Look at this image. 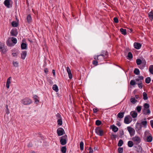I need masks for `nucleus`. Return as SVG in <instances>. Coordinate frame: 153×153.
<instances>
[{
    "mask_svg": "<svg viewBox=\"0 0 153 153\" xmlns=\"http://www.w3.org/2000/svg\"><path fill=\"white\" fill-rule=\"evenodd\" d=\"M143 99L144 100H146L148 99V97H147V94L145 92H144L143 94Z\"/></svg>",
    "mask_w": 153,
    "mask_h": 153,
    "instance_id": "34",
    "label": "nucleus"
},
{
    "mask_svg": "<svg viewBox=\"0 0 153 153\" xmlns=\"http://www.w3.org/2000/svg\"><path fill=\"white\" fill-rule=\"evenodd\" d=\"M134 145V143L132 141H129L128 142V146L129 147H132Z\"/></svg>",
    "mask_w": 153,
    "mask_h": 153,
    "instance_id": "33",
    "label": "nucleus"
},
{
    "mask_svg": "<svg viewBox=\"0 0 153 153\" xmlns=\"http://www.w3.org/2000/svg\"><path fill=\"white\" fill-rule=\"evenodd\" d=\"M128 59H131L133 58V55L131 52H129L128 56Z\"/></svg>",
    "mask_w": 153,
    "mask_h": 153,
    "instance_id": "36",
    "label": "nucleus"
},
{
    "mask_svg": "<svg viewBox=\"0 0 153 153\" xmlns=\"http://www.w3.org/2000/svg\"><path fill=\"white\" fill-rule=\"evenodd\" d=\"M67 138V136L65 135L59 137L60 142V144L62 145H65L67 143L66 139Z\"/></svg>",
    "mask_w": 153,
    "mask_h": 153,
    "instance_id": "2",
    "label": "nucleus"
},
{
    "mask_svg": "<svg viewBox=\"0 0 153 153\" xmlns=\"http://www.w3.org/2000/svg\"><path fill=\"white\" fill-rule=\"evenodd\" d=\"M131 102L133 104H135L137 102V100L135 98H131L130 99Z\"/></svg>",
    "mask_w": 153,
    "mask_h": 153,
    "instance_id": "46",
    "label": "nucleus"
},
{
    "mask_svg": "<svg viewBox=\"0 0 153 153\" xmlns=\"http://www.w3.org/2000/svg\"><path fill=\"white\" fill-rule=\"evenodd\" d=\"M142 126L140 123H137L136 124L135 129L137 131H138L141 129Z\"/></svg>",
    "mask_w": 153,
    "mask_h": 153,
    "instance_id": "10",
    "label": "nucleus"
},
{
    "mask_svg": "<svg viewBox=\"0 0 153 153\" xmlns=\"http://www.w3.org/2000/svg\"><path fill=\"white\" fill-rule=\"evenodd\" d=\"M123 141L122 140H120L117 144V146H118L120 147L123 145Z\"/></svg>",
    "mask_w": 153,
    "mask_h": 153,
    "instance_id": "40",
    "label": "nucleus"
},
{
    "mask_svg": "<svg viewBox=\"0 0 153 153\" xmlns=\"http://www.w3.org/2000/svg\"><path fill=\"white\" fill-rule=\"evenodd\" d=\"M80 149L81 151L83 150L84 149V143L82 141H81L80 143Z\"/></svg>",
    "mask_w": 153,
    "mask_h": 153,
    "instance_id": "42",
    "label": "nucleus"
},
{
    "mask_svg": "<svg viewBox=\"0 0 153 153\" xmlns=\"http://www.w3.org/2000/svg\"><path fill=\"white\" fill-rule=\"evenodd\" d=\"M116 125L119 126H121V124L118 121L117 122Z\"/></svg>",
    "mask_w": 153,
    "mask_h": 153,
    "instance_id": "64",
    "label": "nucleus"
},
{
    "mask_svg": "<svg viewBox=\"0 0 153 153\" xmlns=\"http://www.w3.org/2000/svg\"><path fill=\"white\" fill-rule=\"evenodd\" d=\"M151 81L150 77H147L145 79V82L147 84H149L150 83Z\"/></svg>",
    "mask_w": 153,
    "mask_h": 153,
    "instance_id": "38",
    "label": "nucleus"
},
{
    "mask_svg": "<svg viewBox=\"0 0 153 153\" xmlns=\"http://www.w3.org/2000/svg\"><path fill=\"white\" fill-rule=\"evenodd\" d=\"M134 72L135 74L138 75L140 74V71L138 69L135 68L134 70Z\"/></svg>",
    "mask_w": 153,
    "mask_h": 153,
    "instance_id": "39",
    "label": "nucleus"
},
{
    "mask_svg": "<svg viewBox=\"0 0 153 153\" xmlns=\"http://www.w3.org/2000/svg\"><path fill=\"white\" fill-rule=\"evenodd\" d=\"M134 150L138 152L141 153L142 151V148L140 145L134 146Z\"/></svg>",
    "mask_w": 153,
    "mask_h": 153,
    "instance_id": "7",
    "label": "nucleus"
},
{
    "mask_svg": "<svg viewBox=\"0 0 153 153\" xmlns=\"http://www.w3.org/2000/svg\"><path fill=\"white\" fill-rule=\"evenodd\" d=\"M134 46L136 49H139L141 48V45L139 43L135 42L134 44Z\"/></svg>",
    "mask_w": 153,
    "mask_h": 153,
    "instance_id": "13",
    "label": "nucleus"
},
{
    "mask_svg": "<svg viewBox=\"0 0 153 153\" xmlns=\"http://www.w3.org/2000/svg\"><path fill=\"white\" fill-rule=\"evenodd\" d=\"M150 107L149 104L147 103H145L143 105V109L142 110V111L144 112L147 109H149Z\"/></svg>",
    "mask_w": 153,
    "mask_h": 153,
    "instance_id": "16",
    "label": "nucleus"
},
{
    "mask_svg": "<svg viewBox=\"0 0 153 153\" xmlns=\"http://www.w3.org/2000/svg\"><path fill=\"white\" fill-rule=\"evenodd\" d=\"M57 133L59 136H61L63 135L65 133L64 129L62 128H59L57 130Z\"/></svg>",
    "mask_w": 153,
    "mask_h": 153,
    "instance_id": "6",
    "label": "nucleus"
},
{
    "mask_svg": "<svg viewBox=\"0 0 153 153\" xmlns=\"http://www.w3.org/2000/svg\"><path fill=\"white\" fill-rule=\"evenodd\" d=\"M150 123L152 127L153 128V120H152L150 121Z\"/></svg>",
    "mask_w": 153,
    "mask_h": 153,
    "instance_id": "62",
    "label": "nucleus"
},
{
    "mask_svg": "<svg viewBox=\"0 0 153 153\" xmlns=\"http://www.w3.org/2000/svg\"><path fill=\"white\" fill-rule=\"evenodd\" d=\"M13 66L15 67H17L18 66V65H19L18 64L19 63L17 62L13 61Z\"/></svg>",
    "mask_w": 153,
    "mask_h": 153,
    "instance_id": "49",
    "label": "nucleus"
},
{
    "mask_svg": "<svg viewBox=\"0 0 153 153\" xmlns=\"http://www.w3.org/2000/svg\"><path fill=\"white\" fill-rule=\"evenodd\" d=\"M57 124L59 126H61L62 124V119H58L57 121Z\"/></svg>",
    "mask_w": 153,
    "mask_h": 153,
    "instance_id": "41",
    "label": "nucleus"
},
{
    "mask_svg": "<svg viewBox=\"0 0 153 153\" xmlns=\"http://www.w3.org/2000/svg\"><path fill=\"white\" fill-rule=\"evenodd\" d=\"M56 116L57 119H59L62 118L61 115L59 113H58L56 114Z\"/></svg>",
    "mask_w": 153,
    "mask_h": 153,
    "instance_id": "53",
    "label": "nucleus"
},
{
    "mask_svg": "<svg viewBox=\"0 0 153 153\" xmlns=\"http://www.w3.org/2000/svg\"><path fill=\"white\" fill-rule=\"evenodd\" d=\"M118 151L119 153H123V148L122 147H119L118 149Z\"/></svg>",
    "mask_w": 153,
    "mask_h": 153,
    "instance_id": "50",
    "label": "nucleus"
},
{
    "mask_svg": "<svg viewBox=\"0 0 153 153\" xmlns=\"http://www.w3.org/2000/svg\"><path fill=\"white\" fill-rule=\"evenodd\" d=\"M27 55V52L26 51H22L21 54V58L22 59H24Z\"/></svg>",
    "mask_w": 153,
    "mask_h": 153,
    "instance_id": "8",
    "label": "nucleus"
},
{
    "mask_svg": "<svg viewBox=\"0 0 153 153\" xmlns=\"http://www.w3.org/2000/svg\"><path fill=\"white\" fill-rule=\"evenodd\" d=\"M10 34L11 36H16L18 32L16 30L12 29L10 32Z\"/></svg>",
    "mask_w": 153,
    "mask_h": 153,
    "instance_id": "11",
    "label": "nucleus"
},
{
    "mask_svg": "<svg viewBox=\"0 0 153 153\" xmlns=\"http://www.w3.org/2000/svg\"><path fill=\"white\" fill-rule=\"evenodd\" d=\"M132 140L134 142V144L137 145L139 144L141 141L140 137L137 136L133 137L132 138Z\"/></svg>",
    "mask_w": 153,
    "mask_h": 153,
    "instance_id": "4",
    "label": "nucleus"
},
{
    "mask_svg": "<svg viewBox=\"0 0 153 153\" xmlns=\"http://www.w3.org/2000/svg\"><path fill=\"white\" fill-rule=\"evenodd\" d=\"M22 103L24 105H29L32 102V101L28 97H25L22 100Z\"/></svg>",
    "mask_w": 153,
    "mask_h": 153,
    "instance_id": "1",
    "label": "nucleus"
},
{
    "mask_svg": "<svg viewBox=\"0 0 153 153\" xmlns=\"http://www.w3.org/2000/svg\"><path fill=\"white\" fill-rule=\"evenodd\" d=\"M142 62V60L140 59H137L136 60V63L137 65H140Z\"/></svg>",
    "mask_w": 153,
    "mask_h": 153,
    "instance_id": "48",
    "label": "nucleus"
},
{
    "mask_svg": "<svg viewBox=\"0 0 153 153\" xmlns=\"http://www.w3.org/2000/svg\"><path fill=\"white\" fill-rule=\"evenodd\" d=\"M110 128H111L112 129V131L114 132H117L118 130V128L114 125L111 126Z\"/></svg>",
    "mask_w": 153,
    "mask_h": 153,
    "instance_id": "12",
    "label": "nucleus"
},
{
    "mask_svg": "<svg viewBox=\"0 0 153 153\" xmlns=\"http://www.w3.org/2000/svg\"><path fill=\"white\" fill-rule=\"evenodd\" d=\"M33 98L35 101V103L37 104L39 102V100H38L39 97L38 96L36 95H34L33 96Z\"/></svg>",
    "mask_w": 153,
    "mask_h": 153,
    "instance_id": "22",
    "label": "nucleus"
},
{
    "mask_svg": "<svg viewBox=\"0 0 153 153\" xmlns=\"http://www.w3.org/2000/svg\"><path fill=\"white\" fill-rule=\"evenodd\" d=\"M68 77L70 79H71L73 78L72 74L71 72V71L69 68L68 66Z\"/></svg>",
    "mask_w": 153,
    "mask_h": 153,
    "instance_id": "14",
    "label": "nucleus"
},
{
    "mask_svg": "<svg viewBox=\"0 0 153 153\" xmlns=\"http://www.w3.org/2000/svg\"><path fill=\"white\" fill-rule=\"evenodd\" d=\"M89 153H93V151L92 148L91 147H89Z\"/></svg>",
    "mask_w": 153,
    "mask_h": 153,
    "instance_id": "61",
    "label": "nucleus"
},
{
    "mask_svg": "<svg viewBox=\"0 0 153 153\" xmlns=\"http://www.w3.org/2000/svg\"><path fill=\"white\" fill-rule=\"evenodd\" d=\"M129 118H131L130 115H127L125 117L124 119V123L126 124L129 123L131 121H129Z\"/></svg>",
    "mask_w": 153,
    "mask_h": 153,
    "instance_id": "9",
    "label": "nucleus"
},
{
    "mask_svg": "<svg viewBox=\"0 0 153 153\" xmlns=\"http://www.w3.org/2000/svg\"><path fill=\"white\" fill-rule=\"evenodd\" d=\"M93 64L95 65H98V62L97 60H94L92 62Z\"/></svg>",
    "mask_w": 153,
    "mask_h": 153,
    "instance_id": "58",
    "label": "nucleus"
},
{
    "mask_svg": "<svg viewBox=\"0 0 153 153\" xmlns=\"http://www.w3.org/2000/svg\"><path fill=\"white\" fill-rule=\"evenodd\" d=\"M120 31L124 35H126L127 33L126 29H123V28H121L120 29Z\"/></svg>",
    "mask_w": 153,
    "mask_h": 153,
    "instance_id": "25",
    "label": "nucleus"
},
{
    "mask_svg": "<svg viewBox=\"0 0 153 153\" xmlns=\"http://www.w3.org/2000/svg\"><path fill=\"white\" fill-rule=\"evenodd\" d=\"M6 43L7 45L9 46H12L13 45L12 43L9 39L6 41Z\"/></svg>",
    "mask_w": 153,
    "mask_h": 153,
    "instance_id": "32",
    "label": "nucleus"
},
{
    "mask_svg": "<svg viewBox=\"0 0 153 153\" xmlns=\"http://www.w3.org/2000/svg\"><path fill=\"white\" fill-rule=\"evenodd\" d=\"M149 72L152 74H153V65H150L149 68Z\"/></svg>",
    "mask_w": 153,
    "mask_h": 153,
    "instance_id": "35",
    "label": "nucleus"
},
{
    "mask_svg": "<svg viewBox=\"0 0 153 153\" xmlns=\"http://www.w3.org/2000/svg\"><path fill=\"white\" fill-rule=\"evenodd\" d=\"M7 51V49L4 48V47L2 49H1V52L2 54H4L6 53Z\"/></svg>",
    "mask_w": 153,
    "mask_h": 153,
    "instance_id": "43",
    "label": "nucleus"
},
{
    "mask_svg": "<svg viewBox=\"0 0 153 153\" xmlns=\"http://www.w3.org/2000/svg\"><path fill=\"white\" fill-rule=\"evenodd\" d=\"M130 115L133 118L136 117L137 115V113L135 111H131L130 113Z\"/></svg>",
    "mask_w": 153,
    "mask_h": 153,
    "instance_id": "15",
    "label": "nucleus"
},
{
    "mask_svg": "<svg viewBox=\"0 0 153 153\" xmlns=\"http://www.w3.org/2000/svg\"><path fill=\"white\" fill-rule=\"evenodd\" d=\"M127 129L131 137H132L134 135L135 133V131L134 129L130 126H128L127 127Z\"/></svg>",
    "mask_w": 153,
    "mask_h": 153,
    "instance_id": "5",
    "label": "nucleus"
},
{
    "mask_svg": "<svg viewBox=\"0 0 153 153\" xmlns=\"http://www.w3.org/2000/svg\"><path fill=\"white\" fill-rule=\"evenodd\" d=\"M52 88L53 90L55 91L56 92H57L59 90L58 87L55 84L53 85V86Z\"/></svg>",
    "mask_w": 153,
    "mask_h": 153,
    "instance_id": "31",
    "label": "nucleus"
},
{
    "mask_svg": "<svg viewBox=\"0 0 153 153\" xmlns=\"http://www.w3.org/2000/svg\"><path fill=\"white\" fill-rule=\"evenodd\" d=\"M144 121H142L141 123V125H142L145 127H146L147 126V122L146 121V118H145L144 119Z\"/></svg>",
    "mask_w": 153,
    "mask_h": 153,
    "instance_id": "21",
    "label": "nucleus"
},
{
    "mask_svg": "<svg viewBox=\"0 0 153 153\" xmlns=\"http://www.w3.org/2000/svg\"><path fill=\"white\" fill-rule=\"evenodd\" d=\"M114 22L115 23H118L119 22L118 19V18L117 17H115L114 18Z\"/></svg>",
    "mask_w": 153,
    "mask_h": 153,
    "instance_id": "57",
    "label": "nucleus"
},
{
    "mask_svg": "<svg viewBox=\"0 0 153 153\" xmlns=\"http://www.w3.org/2000/svg\"><path fill=\"white\" fill-rule=\"evenodd\" d=\"M149 17L151 20L152 21L153 19V14L152 11L149 13Z\"/></svg>",
    "mask_w": 153,
    "mask_h": 153,
    "instance_id": "30",
    "label": "nucleus"
},
{
    "mask_svg": "<svg viewBox=\"0 0 153 153\" xmlns=\"http://www.w3.org/2000/svg\"><path fill=\"white\" fill-rule=\"evenodd\" d=\"M153 138L152 135H150L147 136L146 138V141L148 142H151L152 141Z\"/></svg>",
    "mask_w": 153,
    "mask_h": 153,
    "instance_id": "20",
    "label": "nucleus"
},
{
    "mask_svg": "<svg viewBox=\"0 0 153 153\" xmlns=\"http://www.w3.org/2000/svg\"><path fill=\"white\" fill-rule=\"evenodd\" d=\"M21 48L22 50L26 49L27 48V44L25 43H22L21 44Z\"/></svg>",
    "mask_w": 153,
    "mask_h": 153,
    "instance_id": "19",
    "label": "nucleus"
},
{
    "mask_svg": "<svg viewBox=\"0 0 153 153\" xmlns=\"http://www.w3.org/2000/svg\"><path fill=\"white\" fill-rule=\"evenodd\" d=\"M94 59H95V60H100V57L98 55L97 56H94Z\"/></svg>",
    "mask_w": 153,
    "mask_h": 153,
    "instance_id": "54",
    "label": "nucleus"
},
{
    "mask_svg": "<svg viewBox=\"0 0 153 153\" xmlns=\"http://www.w3.org/2000/svg\"><path fill=\"white\" fill-rule=\"evenodd\" d=\"M96 125L97 126H100L102 124V122L99 120H97L95 122Z\"/></svg>",
    "mask_w": 153,
    "mask_h": 153,
    "instance_id": "47",
    "label": "nucleus"
},
{
    "mask_svg": "<svg viewBox=\"0 0 153 153\" xmlns=\"http://www.w3.org/2000/svg\"><path fill=\"white\" fill-rule=\"evenodd\" d=\"M27 19L28 23H30L31 22L32 20V18L31 15L30 14L28 15L27 16Z\"/></svg>",
    "mask_w": 153,
    "mask_h": 153,
    "instance_id": "24",
    "label": "nucleus"
},
{
    "mask_svg": "<svg viewBox=\"0 0 153 153\" xmlns=\"http://www.w3.org/2000/svg\"><path fill=\"white\" fill-rule=\"evenodd\" d=\"M96 133L100 136H102L103 134V131L101 129L100 127H98L95 129Z\"/></svg>",
    "mask_w": 153,
    "mask_h": 153,
    "instance_id": "3",
    "label": "nucleus"
},
{
    "mask_svg": "<svg viewBox=\"0 0 153 153\" xmlns=\"http://www.w3.org/2000/svg\"><path fill=\"white\" fill-rule=\"evenodd\" d=\"M98 56H99V57H100V56H102V57L101 58V59H103L104 60V58L105 57V55L104 54H103L102 53H101V54H100V55H98Z\"/></svg>",
    "mask_w": 153,
    "mask_h": 153,
    "instance_id": "59",
    "label": "nucleus"
},
{
    "mask_svg": "<svg viewBox=\"0 0 153 153\" xmlns=\"http://www.w3.org/2000/svg\"><path fill=\"white\" fill-rule=\"evenodd\" d=\"M101 53L105 56H108V52L107 51H102L101 52Z\"/></svg>",
    "mask_w": 153,
    "mask_h": 153,
    "instance_id": "55",
    "label": "nucleus"
},
{
    "mask_svg": "<svg viewBox=\"0 0 153 153\" xmlns=\"http://www.w3.org/2000/svg\"><path fill=\"white\" fill-rule=\"evenodd\" d=\"M11 41L14 44H16L17 42V40L16 39L13 37L11 38Z\"/></svg>",
    "mask_w": 153,
    "mask_h": 153,
    "instance_id": "45",
    "label": "nucleus"
},
{
    "mask_svg": "<svg viewBox=\"0 0 153 153\" xmlns=\"http://www.w3.org/2000/svg\"><path fill=\"white\" fill-rule=\"evenodd\" d=\"M117 136L116 135L112 134L111 136V138L112 140L115 139Z\"/></svg>",
    "mask_w": 153,
    "mask_h": 153,
    "instance_id": "56",
    "label": "nucleus"
},
{
    "mask_svg": "<svg viewBox=\"0 0 153 153\" xmlns=\"http://www.w3.org/2000/svg\"><path fill=\"white\" fill-rule=\"evenodd\" d=\"M11 1V0H5L4 2L5 6L7 8H9L10 1Z\"/></svg>",
    "mask_w": 153,
    "mask_h": 153,
    "instance_id": "17",
    "label": "nucleus"
},
{
    "mask_svg": "<svg viewBox=\"0 0 153 153\" xmlns=\"http://www.w3.org/2000/svg\"><path fill=\"white\" fill-rule=\"evenodd\" d=\"M66 146H62L61 148V151L62 153H66Z\"/></svg>",
    "mask_w": 153,
    "mask_h": 153,
    "instance_id": "28",
    "label": "nucleus"
},
{
    "mask_svg": "<svg viewBox=\"0 0 153 153\" xmlns=\"http://www.w3.org/2000/svg\"><path fill=\"white\" fill-rule=\"evenodd\" d=\"M120 137L122 138L123 137V136L124 134V131L123 130H122L120 131Z\"/></svg>",
    "mask_w": 153,
    "mask_h": 153,
    "instance_id": "52",
    "label": "nucleus"
},
{
    "mask_svg": "<svg viewBox=\"0 0 153 153\" xmlns=\"http://www.w3.org/2000/svg\"><path fill=\"white\" fill-rule=\"evenodd\" d=\"M11 24L12 26L13 27H17L18 25V23L15 21H13Z\"/></svg>",
    "mask_w": 153,
    "mask_h": 153,
    "instance_id": "29",
    "label": "nucleus"
},
{
    "mask_svg": "<svg viewBox=\"0 0 153 153\" xmlns=\"http://www.w3.org/2000/svg\"><path fill=\"white\" fill-rule=\"evenodd\" d=\"M142 109V106L140 105L137 106L135 110L139 113H140Z\"/></svg>",
    "mask_w": 153,
    "mask_h": 153,
    "instance_id": "27",
    "label": "nucleus"
},
{
    "mask_svg": "<svg viewBox=\"0 0 153 153\" xmlns=\"http://www.w3.org/2000/svg\"><path fill=\"white\" fill-rule=\"evenodd\" d=\"M137 84L139 88H142L143 87V84L141 81H140V82L137 83Z\"/></svg>",
    "mask_w": 153,
    "mask_h": 153,
    "instance_id": "51",
    "label": "nucleus"
},
{
    "mask_svg": "<svg viewBox=\"0 0 153 153\" xmlns=\"http://www.w3.org/2000/svg\"><path fill=\"white\" fill-rule=\"evenodd\" d=\"M4 45L3 44L0 42V49L1 50L4 48Z\"/></svg>",
    "mask_w": 153,
    "mask_h": 153,
    "instance_id": "60",
    "label": "nucleus"
},
{
    "mask_svg": "<svg viewBox=\"0 0 153 153\" xmlns=\"http://www.w3.org/2000/svg\"><path fill=\"white\" fill-rule=\"evenodd\" d=\"M93 111L94 113H96L98 111V110L97 108H94L93 109Z\"/></svg>",
    "mask_w": 153,
    "mask_h": 153,
    "instance_id": "63",
    "label": "nucleus"
},
{
    "mask_svg": "<svg viewBox=\"0 0 153 153\" xmlns=\"http://www.w3.org/2000/svg\"><path fill=\"white\" fill-rule=\"evenodd\" d=\"M47 81L48 82L49 84L52 85L53 84V82L51 80V78L50 77H47Z\"/></svg>",
    "mask_w": 153,
    "mask_h": 153,
    "instance_id": "37",
    "label": "nucleus"
},
{
    "mask_svg": "<svg viewBox=\"0 0 153 153\" xmlns=\"http://www.w3.org/2000/svg\"><path fill=\"white\" fill-rule=\"evenodd\" d=\"M11 78V77H10L7 79V80L6 86L7 88L8 89L10 87V80Z\"/></svg>",
    "mask_w": 153,
    "mask_h": 153,
    "instance_id": "18",
    "label": "nucleus"
},
{
    "mask_svg": "<svg viewBox=\"0 0 153 153\" xmlns=\"http://www.w3.org/2000/svg\"><path fill=\"white\" fill-rule=\"evenodd\" d=\"M143 112L144 114L147 115L149 114L150 113L151 111L150 109L149 108L146 109L145 111Z\"/></svg>",
    "mask_w": 153,
    "mask_h": 153,
    "instance_id": "26",
    "label": "nucleus"
},
{
    "mask_svg": "<svg viewBox=\"0 0 153 153\" xmlns=\"http://www.w3.org/2000/svg\"><path fill=\"white\" fill-rule=\"evenodd\" d=\"M124 112H120L119 113H118L117 114L118 117L120 119L124 117Z\"/></svg>",
    "mask_w": 153,
    "mask_h": 153,
    "instance_id": "23",
    "label": "nucleus"
},
{
    "mask_svg": "<svg viewBox=\"0 0 153 153\" xmlns=\"http://www.w3.org/2000/svg\"><path fill=\"white\" fill-rule=\"evenodd\" d=\"M137 83L134 80H131L130 83V85L132 86L135 85Z\"/></svg>",
    "mask_w": 153,
    "mask_h": 153,
    "instance_id": "44",
    "label": "nucleus"
}]
</instances>
